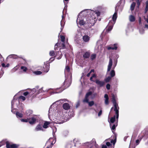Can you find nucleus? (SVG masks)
Listing matches in <instances>:
<instances>
[{"mask_svg": "<svg viewBox=\"0 0 148 148\" xmlns=\"http://www.w3.org/2000/svg\"><path fill=\"white\" fill-rule=\"evenodd\" d=\"M66 99H61L56 101L51 106L49 111V117L50 119L51 118H54L56 123L61 124L67 121L68 119L67 113L62 112V109L59 110L60 103L66 101Z\"/></svg>", "mask_w": 148, "mask_h": 148, "instance_id": "f257e3e1", "label": "nucleus"}, {"mask_svg": "<svg viewBox=\"0 0 148 148\" xmlns=\"http://www.w3.org/2000/svg\"><path fill=\"white\" fill-rule=\"evenodd\" d=\"M91 14L90 16H88V17H84L82 16L80 14L78 16V18L76 21L77 25L79 23L80 25L87 24L88 26H91L93 25L97 20V17L100 15V12L97 11H92L91 12Z\"/></svg>", "mask_w": 148, "mask_h": 148, "instance_id": "f03ea898", "label": "nucleus"}, {"mask_svg": "<svg viewBox=\"0 0 148 148\" xmlns=\"http://www.w3.org/2000/svg\"><path fill=\"white\" fill-rule=\"evenodd\" d=\"M117 17V13L116 11L113 15L112 20L110 21L107 26L106 29V32L110 31L112 29L114 24H115Z\"/></svg>", "mask_w": 148, "mask_h": 148, "instance_id": "7ed1b4c3", "label": "nucleus"}, {"mask_svg": "<svg viewBox=\"0 0 148 148\" xmlns=\"http://www.w3.org/2000/svg\"><path fill=\"white\" fill-rule=\"evenodd\" d=\"M60 33H59V35L60 36V37L61 39V40L62 42V43H57L55 46L54 49L55 50H57V47L59 46L61 47V48L62 49H64L65 48V45L64 44V41H65V37L64 36H62V35H60Z\"/></svg>", "mask_w": 148, "mask_h": 148, "instance_id": "20e7f679", "label": "nucleus"}, {"mask_svg": "<svg viewBox=\"0 0 148 148\" xmlns=\"http://www.w3.org/2000/svg\"><path fill=\"white\" fill-rule=\"evenodd\" d=\"M37 89H38V88H34L29 93L28 92H24L23 95L25 96L29 94L32 95L36 93L35 94L37 95L42 92V88H41L38 90H37Z\"/></svg>", "mask_w": 148, "mask_h": 148, "instance_id": "39448f33", "label": "nucleus"}, {"mask_svg": "<svg viewBox=\"0 0 148 148\" xmlns=\"http://www.w3.org/2000/svg\"><path fill=\"white\" fill-rule=\"evenodd\" d=\"M15 96H14V98L11 102V111L14 114H15V111H14L15 105L17 107H18L17 104L19 103L18 100L15 99Z\"/></svg>", "mask_w": 148, "mask_h": 148, "instance_id": "423d86ee", "label": "nucleus"}, {"mask_svg": "<svg viewBox=\"0 0 148 148\" xmlns=\"http://www.w3.org/2000/svg\"><path fill=\"white\" fill-rule=\"evenodd\" d=\"M54 60V58H51L49 59L50 62H47L46 64L45 65V66L43 67V71L44 72L46 73H47L48 72L49 69V63L53 61Z\"/></svg>", "mask_w": 148, "mask_h": 148, "instance_id": "0eeeda50", "label": "nucleus"}, {"mask_svg": "<svg viewBox=\"0 0 148 148\" xmlns=\"http://www.w3.org/2000/svg\"><path fill=\"white\" fill-rule=\"evenodd\" d=\"M115 120V116L114 115L113 117L111 118L110 122V126L112 130H114L115 129L116 127L117 126V124H113Z\"/></svg>", "mask_w": 148, "mask_h": 148, "instance_id": "6e6552de", "label": "nucleus"}, {"mask_svg": "<svg viewBox=\"0 0 148 148\" xmlns=\"http://www.w3.org/2000/svg\"><path fill=\"white\" fill-rule=\"evenodd\" d=\"M56 142V140L53 139L52 138H50L46 143V145H50L47 147V148H51L53 144H54Z\"/></svg>", "mask_w": 148, "mask_h": 148, "instance_id": "1a4fd4ad", "label": "nucleus"}, {"mask_svg": "<svg viewBox=\"0 0 148 148\" xmlns=\"http://www.w3.org/2000/svg\"><path fill=\"white\" fill-rule=\"evenodd\" d=\"M86 144L88 146H90V148H92L93 145H94L95 147L97 148H98V145L96 143V142L95 139H93L91 142H87Z\"/></svg>", "mask_w": 148, "mask_h": 148, "instance_id": "9d476101", "label": "nucleus"}, {"mask_svg": "<svg viewBox=\"0 0 148 148\" xmlns=\"http://www.w3.org/2000/svg\"><path fill=\"white\" fill-rule=\"evenodd\" d=\"M6 144L7 148H16L19 146V145L16 144H10L8 141L6 142Z\"/></svg>", "mask_w": 148, "mask_h": 148, "instance_id": "9b49d317", "label": "nucleus"}, {"mask_svg": "<svg viewBox=\"0 0 148 148\" xmlns=\"http://www.w3.org/2000/svg\"><path fill=\"white\" fill-rule=\"evenodd\" d=\"M113 105L114 107V111L115 112V114L116 116V119L118 120L119 116V108L118 106V104L117 103H115V104H114Z\"/></svg>", "mask_w": 148, "mask_h": 148, "instance_id": "f8f14e48", "label": "nucleus"}, {"mask_svg": "<svg viewBox=\"0 0 148 148\" xmlns=\"http://www.w3.org/2000/svg\"><path fill=\"white\" fill-rule=\"evenodd\" d=\"M37 120V117L36 116L32 117L31 118L29 119V122L31 124H34L36 122Z\"/></svg>", "mask_w": 148, "mask_h": 148, "instance_id": "ddd939ff", "label": "nucleus"}, {"mask_svg": "<svg viewBox=\"0 0 148 148\" xmlns=\"http://www.w3.org/2000/svg\"><path fill=\"white\" fill-rule=\"evenodd\" d=\"M65 16H64V15L63 14L62 16V20L61 21L60 24L61 26V31L60 32H62L63 28H64V25L65 24V22H64V18Z\"/></svg>", "mask_w": 148, "mask_h": 148, "instance_id": "4468645a", "label": "nucleus"}, {"mask_svg": "<svg viewBox=\"0 0 148 148\" xmlns=\"http://www.w3.org/2000/svg\"><path fill=\"white\" fill-rule=\"evenodd\" d=\"M64 73L65 75H68L69 74L70 75H71V73L70 72V69L68 66H66L65 69L64 70Z\"/></svg>", "mask_w": 148, "mask_h": 148, "instance_id": "2eb2a0df", "label": "nucleus"}, {"mask_svg": "<svg viewBox=\"0 0 148 148\" xmlns=\"http://www.w3.org/2000/svg\"><path fill=\"white\" fill-rule=\"evenodd\" d=\"M43 126L40 124H38L36 127L35 129V131H43V129L42 128Z\"/></svg>", "mask_w": 148, "mask_h": 148, "instance_id": "dca6fc26", "label": "nucleus"}, {"mask_svg": "<svg viewBox=\"0 0 148 148\" xmlns=\"http://www.w3.org/2000/svg\"><path fill=\"white\" fill-rule=\"evenodd\" d=\"M112 59L110 58L109 59L108 64V66L107 72L109 71L112 68Z\"/></svg>", "mask_w": 148, "mask_h": 148, "instance_id": "f3484780", "label": "nucleus"}, {"mask_svg": "<svg viewBox=\"0 0 148 148\" xmlns=\"http://www.w3.org/2000/svg\"><path fill=\"white\" fill-rule=\"evenodd\" d=\"M62 56V54L61 51H58L57 52L55 57L58 60L60 59Z\"/></svg>", "mask_w": 148, "mask_h": 148, "instance_id": "a211bd4d", "label": "nucleus"}, {"mask_svg": "<svg viewBox=\"0 0 148 148\" xmlns=\"http://www.w3.org/2000/svg\"><path fill=\"white\" fill-rule=\"evenodd\" d=\"M95 83L100 87L103 86L105 84L103 81H101L98 79H96L95 81Z\"/></svg>", "mask_w": 148, "mask_h": 148, "instance_id": "6ab92c4d", "label": "nucleus"}, {"mask_svg": "<svg viewBox=\"0 0 148 148\" xmlns=\"http://www.w3.org/2000/svg\"><path fill=\"white\" fill-rule=\"evenodd\" d=\"M90 37L87 35H85L83 36L82 39L85 42H88L90 40Z\"/></svg>", "mask_w": 148, "mask_h": 148, "instance_id": "aec40b11", "label": "nucleus"}, {"mask_svg": "<svg viewBox=\"0 0 148 148\" xmlns=\"http://www.w3.org/2000/svg\"><path fill=\"white\" fill-rule=\"evenodd\" d=\"M62 107L65 110H68L70 108V106L67 103H64Z\"/></svg>", "mask_w": 148, "mask_h": 148, "instance_id": "412c9836", "label": "nucleus"}, {"mask_svg": "<svg viewBox=\"0 0 148 148\" xmlns=\"http://www.w3.org/2000/svg\"><path fill=\"white\" fill-rule=\"evenodd\" d=\"M104 97L105 98V103L106 105L108 104L109 103V97L107 94H106L104 95Z\"/></svg>", "mask_w": 148, "mask_h": 148, "instance_id": "4be33fe9", "label": "nucleus"}, {"mask_svg": "<svg viewBox=\"0 0 148 148\" xmlns=\"http://www.w3.org/2000/svg\"><path fill=\"white\" fill-rule=\"evenodd\" d=\"M9 57L10 58H12L14 59H17L18 58H22L21 56H18L14 54H12L9 55Z\"/></svg>", "mask_w": 148, "mask_h": 148, "instance_id": "5701e85b", "label": "nucleus"}, {"mask_svg": "<svg viewBox=\"0 0 148 148\" xmlns=\"http://www.w3.org/2000/svg\"><path fill=\"white\" fill-rule=\"evenodd\" d=\"M129 19L130 22H133L135 21V18L134 16L132 15H130L129 16Z\"/></svg>", "mask_w": 148, "mask_h": 148, "instance_id": "b1692460", "label": "nucleus"}, {"mask_svg": "<svg viewBox=\"0 0 148 148\" xmlns=\"http://www.w3.org/2000/svg\"><path fill=\"white\" fill-rule=\"evenodd\" d=\"M144 19L147 23H148V15L147 16H144ZM145 27L148 28V24H146L145 25Z\"/></svg>", "mask_w": 148, "mask_h": 148, "instance_id": "393cba45", "label": "nucleus"}, {"mask_svg": "<svg viewBox=\"0 0 148 148\" xmlns=\"http://www.w3.org/2000/svg\"><path fill=\"white\" fill-rule=\"evenodd\" d=\"M90 55V54L89 52H86L83 55V57L84 58H88Z\"/></svg>", "mask_w": 148, "mask_h": 148, "instance_id": "a878e982", "label": "nucleus"}, {"mask_svg": "<svg viewBox=\"0 0 148 148\" xmlns=\"http://www.w3.org/2000/svg\"><path fill=\"white\" fill-rule=\"evenodd\" d=\"M112 102L113 104L116 103V97L114 94L112 95Z\"/></svg>", "mask_w": 148, "mask_h": 148, "instance_id": "bb28decb", "label": "nucleus"}, {"mask_svg": "<svg viewBox=\"0 0 148 148\" xmlns=\"http://www.w3.org/2000/svg\"><path fill=\"white\" fill-rule=\"evenodd\" d=\"M50 124V122L46 121L43 125V127L45 129L47 128L48 127V125Z\"/></svg>", "mask_w": 148, "mask_h": 148, "instance_id": "cd10ccee", "label": "nucleus"}, {"mask_svg": "<svg viewBox=\"0 0 148 148\" xmlns=\"http://www.w3.org/2000/svg\"><path fill=\"white\" fill-rule=\"evenodd\" d=\"M136 5V3L134 2H133L131 4L130 6V9L132 11L134 10L135 7Z\"/></svg>", "mask_w": 148, "mask_h": 148, "instance_id": "c85d7f7f", "label": "nucleus"}, {"mask_svg": "<svg viewBox=\"0 0 148 148\" xmlns=\"http://www.w3.org/2000/svg\"><path fill=\"white\" fill-rule=\"evenodd\" d=\"M146 6L145 9V13H146L148 10V1H147L146 3Z\"/></svg>", "mask_w": 148, "mask_h": 148, "instance_id": "c756f323", "label": "nucleus"}, {"mask_svg": "<svg viewBox=\"0 0 148 148\" xmlns=\"http://www.w3.org/2000/svg\"><path fill=\"white\" fill-rule=\"evenodd\" d=\"M136 2L137 7L138 8H139L142 0H136Z\"/></svg>", "mask_w": 148, "mask_h": 148, "instance_id": "7c9ffc66", "label": "nucleus"}, {"mask_svg": "<svg viewBox=\"0 0 148 148\" xmlns=\"http://www.w3.org/2000/svg\"><path fill=\"white\" fill-rule=\"evenodd\" d=\"M16 114L17 117L18 118H21L23 116V114L18 112H17Z\"/></svg>", "mask_w": 148, "mask_h": 148, "instance_id": "2f4dec72", "label": "nucleus"}, {"mask_svg": "<svg viewBox=\"0 0 148 148\" xmlns=\"http://www.w3.org/2000/svg\"><path fill=\"white\" fill-rule=\"evenodd\" d=\"M110 74L111 77H113L115 75V72L113 70L110 73Z\"/></svg>", "mask_w": 148, "mask_h": 148, "instance_id": "473e14b6", "label": "nucleus"}, {"mask_svg": "<svg viewBox=\"0 0 148 148\" xmlns=\"http://www.w3.org/2000/svg\"><path fill=\"white\" fill-rule=\"evenodd\" d=\"M32 113V111L30 110H27L26 112V115L27 116L30 115Z\"/></svg>", "mask_w": 148, "mask_h": 148, "instance_id": "72a5a7b5", "label": "nucleus"}, {"mask_svg": "<svg viewBox=\"0 0 148 148\" xmlns=\"http://www.w3.org/2000/svg\"><path fill=\"white\" fill-rule=\"evenodd\" d=\"M21 69L23 70V71L25 72H26L27 70V67L23 66H21Z\"/></svg>", "mask_w": 148, "mask_h": 148, "instance_id": "f704fd0d", "label": "nucleus"}, {"mask_svg": "<svg viewBox=\"0 0 148 148\" xmlns=\"http://www.w3.org/2000/svg\"><path fill=\"white\" fill-rule=\"evenodd\" d=\"M96 31L95 29H91L89 30L90 33L91 34H92L95 32Z\"/></svg>", "mask_w": 148, "mask_h": 148, "instance_id": "c9c22d12", "label": "nucleus"}, {"mask_svg": "<svg viewBox=\"0 0 148 148\" xmlns=\"http://www.w3.org/2000/svg\"><path fill=\"white\" fill-rule=\"evenodd\" d=\"M34 73L36 75H39L42 73V72L40 71H37L34 72Z\"/></svg>", "mask_w": 148, "mask_h": 148, "instance_id": "e433bc0d", "label": "nucleus"}, {"mask_svg": "<svg viewBox=\"0 0 148 148\" xmlns=\"http://www.w3.org/2000/svg\"><path fill=\"white\" fill-rule=\"evenodd\" d=\"M111 79V77L110 76H108L104 80L106 82H109Z\"/></svg>", "mask_w": 148, "mask_h": 148, "instance_id": "4c0bfd02", "label": "nucleus"}, {"mask_svg": "<svg viewBox=\"0 0 148 148\" xmlns=\"http://www.w3.org/2000/svg\"><path fill=\"white\" fill-rule=\"evenodd\" d=\"M88 105L90 106H91L94 105V102L93 101H91L88 102Z\"/></svg>", "mask_w": 148, "mask_h": 148, "instance_id": "58836bf2", "label": "nucleus"}, {"mask_svg": "<svg viewBox=\"0 0 148 148\" xmlns=\"http://www.w3.org/2000/svg\"><path fill=\"white\" fill-rule=\"evenodd\" d=\"M96 55L95 54H92L91 56V59L92 60H93L96 57Z\"/></svg>", "mask_w": 148, "mask_h": 148, "instance_id": "ea45409f", "label": "nucleus"}, {"mask_svg": "<svg viewBox=\"0 0 148 148\" xmlns=\"http://www.w3.org/2000/svg\"><path fill=\"white\" fill-rule=\"evenodd\" d=\"M29 119H21V121L22 122H27L29 121Z\"/></svg>", "mask_w": 148, "mask_h": 148, "instance_id": "a19ab883", "label": "nucleus"}, {"mask_svg": "<svg viewBox=\"0 0 148 148\" xmlns=\"http://www.w3.org/2000/svg\"><path fill=\"white\" fill-rule=\"evenodd\" d=\"M83 101L84 102H86L88 103V97H85V98L83 100Z\"/></svg>", "mask_w": 148, "mask_h": 148, "instance_id": "79ce46f5", "label": "nucleus"}, {"mask_svg": "<svg viewBox=\"0 0 148 148\" xmlns=\"http://www.w3.org/2000/svg\"><path fill=\"white\" fill-rule=\"evenodd\" d=\"M117 47H115L114 48H112L111 46H109L108 47V50H110L111 49H113V50H116L117 49Z\"/></svg>", "mask_w": 148, "mask_h": 148, "instance_id": "37998d69", "label": "nucleus"}, {"mask_svg": "<svg viewBox=\"0 0 148 148\" xmlns=\"http://www.w3.org/2000/svg\"><path fill=\"white\" fill-rule=\"evenodd\" d=\"M49 55L51 56H53L55 55V53L54 51H52L50 52Z\"/></svg>", "mask_w": 148, "mask_h": 148, "instance_id": "c03bdc74", "label": "nucleus"}, {"mask_svg": "<svg viewBox=\"0 0 148 148\" xmlns=\"http://www.w3.org/2000/svg\"><path fill=\"white\" fill-rule=\"evenodd\" d=\"M92 94V92H89L87 93L85 97H88L91 95Z\"/></svg>", "mask_w": 148, "mask_h": 148, "instance_id": "a18cd8bd", "label": "nucleus"}, {"mask_svg": "<svg viewBox=\"0 0 148 148\" xmlns=\"http://www.w3.org/2000/svg\"><path fill=\"white\" fill-rule=\"evenodd\" d=\"M19 98V99H21L23 101H24L25 99V97L23 96H20Z\"/></svg>", "mask_w": 148, "mask_h": 148, "instance_id": "49530a36", "label": "nucleus"}, {"mask_svg": "<svg viewBox=\"0 0 148 148\" xmlns=\"http://www.w3.org/2000/svg\"><path fill=\"white\" fill-rule=\"evenodd\" d=\"M140 33L141 34H143L144 33V30L143 28L140 29H139Z\"/></svg>", "mask_w": 148, "mask_h": 148, "instance_id": "de8ad7c7", "label": "nucleus"}, {"mask_svg": "<svg viewBox=\"0 0 148 148\" xmlns=\"http://www.w3.org/2000/svg\"><path fill=\"white\" fill-rule=\"evenodd\" d=\"M110 85L109 84H107L106 86V88L108 90H109L110 88Z\"/></svg>", "mask_w": 148, "mask_h": 148, "instance_id": "09e8293b", "label": "nucleus"}, {"mask_svg": "<svg viewBox=\"0 0 148 148\" xmlns=\"http://www.w3.org/2000/svg\"><path fill=\"white\" fill-rule=\"evenodd\" d=\"M102 111L101 109H100L99 112L98 113V116H100L102 114Z\"/></svg>", "mask_w": 148, "mask_h": 148, "instance_id": "8fccbe9b", "label": "nucleus"}, {"mask_svg": "<svg viewBox=\"0 0 148 148\" xmlns=\"http://www.w3.org/2000/svg\"><path fill=\"white\" fill-rule=\"evenodd\" d=\"M117 45H118V44H116V43L114 44V45L113 46H111L112 48H114L115 47H117Z\"/></svg>", "mask_w": 148, "mask_h": 148, "instance_id": "3c124183", "label": "nucleus"}, {"mask_svg": "<svg viewBox=\"0 0 148 148\" xmlns=\"http://www.w3.org/2000/svg\"><path fill=\"white\" fill-rule=\"evenodd\" d=\"M111 143H112L114 145L116 143V139L114 140H112L111 141Z\"/></svg>", "mask_w": 148, "mask_h": 148, "instance_id": "603ef678", "label": "nucleus"}, {"mask_svg": "<svg viewBox=\"0 0 148 148\" xmlns=\"http://www.w3.org/2000/svg\"><path fill=\"white\" fill-rule=\"evenodd\" d=\"M56 131V128L55 127H54V129H53V135L54 134L55 132Z\"/></svg>", "mask_w": 148, "mask_h": 148, "instance_id": "864d4df0", "label": "nucleus"}, {"mask_svg": "<svg viewBox=\"0 0 148 148\" xmlns=\"http://www.w3.org/2000/svg\"><path fill=\"white\" fill-rule=\"evenodd\" d=\"M64 88H63V89H61L60 90V91H58V92H54V93H60L61 92H62L63 90H64Z\"/></svg>", "mask_w": 148, "mask_h": 148, "instance_id": "5fc2aeb1", "label": "nucleus"}, {"mask_svg": "<svg viewBox=\"0 0 148 148\" xmlns=\"http://www.w3.org/2000/svg\"><path fill=\"white\" fill-rule=\"evenodd\" d=\"M3 74V71H1L0 72V78L2 76Z\"/></svg>", "mask_w": 148, "mask_h": 148, "instance_id": "6e6d98bb", "label": "nucleus"}, {"mask_svg": "<svg viewBox=\"0 0 148 148\" xmlns=\"http://www.w3.org/2000/svg\"><path fill=\"white\" fill-rule=\"evenodd\" d=\"M139 22L140 24H141V18L140 17H139Z\"/></svg>", "mask_w": 148, "mask_h": 148, "instance_id": "4d7b16f0", "label": "nucleus"}, {"mask_svg": "<svg viewBox=\"0 0 148 148\" xmlns=\"http://www.w3.org/2000/svg\"><path fill=\"white\" fill-rule=\"evenodd\" d=\"M106 145L108 146H109L111 145L110 143L109 142H107L106 143Z\"/></svg>", "mask_w": 148, "mask_h": 148, "instance_id": "13d9d810", "label": "nucleus"}, {"mask_svg": "<svg viewBox=\"0 0 148 148\" xmlns=\"http://www.w3.org/2000/svg\"><path fill=\"white\" fill-rule=\"evenodd\" d=\"M3 60V57L1 54H0V60L1 61Z\"/></svg>", "mask_w": 148, "mask_h": 148, "instance_id": "bf43d9fd", "label": "nucleus"}, {"mask_svg": "<svg viewBox=\"0 0 148 148\" xmlns=\"http://www.w3.org/2000/svg\"><path fill=\"white\" fill-rule=\"evenodd\" d=\"M107 146L106 145H103L102 147V148H107Z\"/></svg>", "mask_w": 148, "mask_h": 148, "instance_id": "052dcab7", "label": "nucleus"}, {"mask_svg": "<svg viewBox=\"0 0 148 148\" xmlns=\"http://www.w3.org/2000/svg\"><path fill=\"white\" fill-rule=\"evenodd\" d=\"M90 73H91V72H89L87 74V75H86L88 77H89L90 75Z\"/></svg>", "mask_w": 148, "mask_h": 148, "instance_id": "680f3d73", "label": "nucleus"}, {"mask_svg": "<svg viewBox=\"0 0 148 148\" xmlns=\"http://www.w3.org/2000/svg\"><path fill=\"white\" fill-rule=\"evenodd\" d=\"M2 66L3 67H6L5 65V64L4 63H3L2 64Z\"/></svg>", "mask_w": 148, "mask_h": 148, "instance_id": "e2e57ef3", "label": "nucleus"}, {"mask_svg": "<svg viewBox=\"0 0 148 148\" xmlns=\"http://www.w3.org/2000/svg\"><path fill=\"white\" fill-rule=\"evenodd\" d=\"M69 0H63V1H64V5H65V4H66V3L65 2V1H69Z\"/></svg>", "mask_w": 148, "mask_h": 148, "instance_id": "0e129e2a", "label": "nucleus"}, {"mask_svg": "<svg viewBox=\"0 0 148 148\" xmlns=\"http://www.w3.org/2000/svg\"><path fill=\"white\" fill-rule=\"evenodd\" d=\"M92 77L93 78V77H96V75H95V74H93L92 76Z\"/></svg>", "mask_w": 148, "mask_h": 148, "instance_id": "69168bd1", "label": "nucleus"}, {"mask_svg": "<svg viewBox=\"0 0 148 148\" xmlns=\"http://www.w3.org/2000/svg\"><path fill=\"white\" fill-rule=\"evenodd\" d=\"M139 140H136V143H137V144H138L139 143Z\"/></svg>", "mask_w": 148, "mask_h": 148, "instance_id": "338daca9", "label": "nucleus"}, {"mask_svg": "<svg viewBox=\"0 0 148 148\" xmlns=\"http://www.w3.org/2000/svg\"><path fill=\"white\" fill-rule=\"evenodd\" d=\"M92 78H92V77H90V80L91 81H93V80H92Z\"/></svg>", "mask_w": 148, "mask_h": 148, "instance_id": "774afa93", "label": "nucleus"}]
</instances>
